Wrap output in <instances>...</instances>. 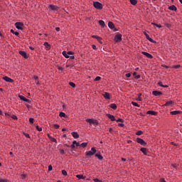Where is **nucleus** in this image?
I'll return each mask as SVG.
<instances>
[{
	"label": "nucleus",
	"mask_w": 182,
	"mask_h": 182,
	"mask_svg": "<svg viewBox=\"0 0 182 182\" xmlns=\"http://www.w3.org/2000/svg\"><path fill=\"white\" fill-rule=\"evenodd\" d=\"M97 151V150H96V148L92 147V148H91L90 151H88L85 153V156L87 157H92V156H93L94 154H96Z\"/></svg>",
	"instance_id": "f257e3e1"
},
{
	"label": "nucleus",
	"mask_w": 182,
	"mask_h": 182,
	"mask_svg": "<svg viewBox=\"0 0 182 182\" xmlns=\"http://www.w3.org/2000/svg\"><path fill=\"white\" fill-rule=\"evenodd\" d=\"M93 6H94V8H95V9H98V10L103 9V4H102L99 1H94Z\"/></svg>",
	"instance_id": "f03ea898"
},
{
	"label": "nucleus",
	"mask_w": 182,
	"mask_h": 182,
	"mask_svg": "<svg viewBox=\"0 0 182 182\" xmlns=\"http://www.w3.org/2000/svg\"><path fill=\"white\" fill-rule=\"evenodd\" d=\"M86 122L90 124H96V126L99 124V122L97 121V119H87Z\"/></svg>",
	"instance_id": "7ed1b4c3"
},
{
	"label": "nucleus",
	"mask_w": 182,
	"mask_h": 182,
	"mask_svg": "<svg viewBox=\"0 0 182 182\" xmlns=\"http://www.w3.org/2000/svg\"><path fill=\"white\" fill-rule=\"evenodd\" d=\"M144 35L146 36V39L151 42V43H156V41L153 40V38H150V36L146 31H143Z\"/></svg>",
	"instance_id": "20e7f679"
},
{
	"label": "nucleus",
	"mask_w": 182,
	"mask_h": 182,
	"mask_svg": "<svg viewBox=\"0 0 182 182\" xmlns=\"http://www.w3.org/2000/svg\"><path fill=\"white\" fill-rule=\"evenodd\" d=\"M136 142L139 143V144H141V146H146L147 144V143L141 138H137Z\"/></svg>",
	"instance_id": "39448f33"
},
{
	"label": "nucleus",
	"mask_w": 182,
	"mask_h": 182,
	"mask_svg": "<svg viewBox=\"0 0 182 182\" xmlns=\"http://www.w3.org/2000/svg\"><path fill=\"white\" fill-rule=\"evenodd\" d=\"M114 42H121V41H122V34H117L114 36Z\"/></svg>",
	"instance_id": "423d86ee"
},
{
	"label": "nucleus",
	"mask_w": 182,
	"mask_h": 182,
	"mask_svg": "<svg viewBox=\"0 0 182 182\" xmlns=\"http://www.w3.org/2000/svg\"><path fill=\"white\" fill-rule=\"evenodd\" d=\"M49 9H50L51 11H58V9H59V7L58 6H55L53 4H50L48 6Z\"/></svg>",
	"instance_id": "0eeeda50"
},
{
	"label": "nucleus",
	"mask_w": 182,
	"mask_h": 182,
	"mask_svg": "<svg viewBox=\"0 0 182 182\" xmlns=\"http://www.w3.org/2000/svg\"><path fill=\"white\" fill-rule=\"evenodd\" d=\"M15 26L16 29H19L20 31H22V26H23V23L21 22H17L15 23Z\"/></svg>",
	"instance_id": "6e6552de"
},
{
	"label": "nucleus",
	"mask_w": 182,
	"mask_h": 182,
	"mask_svg": "<svg viewBox=\"0 0 182 182\" xmlns=\"http://www.w3.org/2000/svg\"><path fill=\"white\" fill-rule=\"evenodd\" d=\"M141 53H142V55H144V56H146L149 59H153V55L151 54H150L146 51H142Z\"/></svg>",
	"instance_id": "1a4fd4ad"
},
{
	"label": "nucleus",
	"mask_w": 182,
	"mask_h": 182,
	"mask_svg": "<svg viewBox=\"0 0 182 182\" xmlns=\"http://www.w3.org/2000/svg\"><path fill=\"white\" fill-rule=\"evenodd\" d=\"M3 80H5V82H8L9 83H14V80L8 76L3 77Z\"/></svg>",
	"instance_id": "9d476101"
},
{
	"label": "nucleus",
	"mask_w": 182,
	"mask_h": 182,
	"mask_svg": "<svg viewBox=\"0 0 182 182\" xmlns=\"http://www.w3.org/2000/svg\"><path fill=\"white\" fill-rule=\"evenodd\" d=\"M18 97L21 100H22L23 102H26V103H29V100H28L26 97H25L23 95H18Z\"/></svg>",
	"instance_id": "9b49d317"
},
{
	"label": "nucleus",
	"mask_w": 182,
	"mask_h": 182,
	"mask_svg": "<svg viewBox=\"0 0 182 182\" xmlns=\"http://www.w3.org/2000/svg\"><path fill=\"white\" fill-rule=\"evenodd\" d=\"M103 97H105V99H106L107 100H109L110 99V93L109 92H105L103 95H102Z\"/></svg>",
	"instance_id": "f8f14e48"
},
{
	"label": "nucleus",
	"mask_w": 182,
	"mask_h": 182,
	"mask_svg": "<svg viewBox=\"0 0 182 182\" xmlns=\"http://www.w3.org/2000/svg\"><path fill=\"white\" fill-rule=\"evenodd\" d=\"M19 54L25 59H28V55L26 54V52L21 50L19 51Z\"/></svg>",
	"instance_id": "ddd939ff"
},
{
	"label": "nucleus",
	"mask_w": 182,
	"mask_h": 182,
	"mask_svg": "<svg viewBox=\"0 0 182 182\" xmlns=\"http://www.w3.org/2000/svg\"><path fill=\"white\" fill-rule=\"evenodd\" d=\"M106 116L108 117V119H110L111 122H114V120H116V118H114V117L110 114H107Z\"/></svg>",
	"instance_id": "4468645a"
},
{
	"label": "nucleus",
	"mask_w": 182,
	"mask_h": 182,
	"mask_svg": "<svg viewBox=\"0 0 182 182\" xmlns=\"http://www.w3.org/2000/svg\"><path fill=\"white\" fill-rule=\"evenodd\" d=\"M146 114H151V116H156L157 112L153 110L147 111Z\"/></svg>",
	"instance_id": "2eb2a0df"
},
{
	"label": "nucleus",
	"mask_w": 182,
	"mask_h": 182,
	"mask_svg": "<svg viewBox=\"0 0 182 182\" xmlns=\"http://www.w3.org/2000/svg\"><path fill=\"white\" fill-rule=\"evenodd\" d=\"M92 38H95V39H97V41L100 43H103L102 42V38H100V36H92Z\"/></svg>",
	"instance_id": "dca6fc26"
},
{
	"label": "nucleus",
	"mask_w": 182,
	"mask_h": 182,
	"mask_svg": "<svg viewBox=\"0 0 182 182\" xmlns=\"http://www.w3.org/2000/svg\"><path fill=\"white\" fill-rule=\"evenodd\" d=\"M152 95H154V96H161L163 93L160 91H153Z\"/></svg>",
	"instance_id": "f3484780"
},
{
	"label": "nucleus",
	"mask_w": 182,
	"mask_h": 182,
	"mask_svg": "<svg viewBox=\"0 0 182 182\" xmlns=\"http://www.w3.org/2000/svg\"><path fill=\"white\" fill-rule=\"evenodd\" d=\"M108 28H109V29H114V24L113 23V22H108Z\"/></svg>",
	"instance_id": "a211bd4d"
},
{
	"label": "nucleus",
	"mask_w": 182,
	"mask_h": 182,
	"mask_svg": "<svg viewBox=\"0 0 182 182\" xmlns=\"http://www.w3.org/2000/svg\"><path fill=\"white\" fill-rule=\"evenodd\" d=\"M71 134L74 139H79V134H77V132H72Z\"/></svg>",
	"instance_id": "6ab92c4d"
},
{
	"label": "nucleus",
	"mask_w": 182,
	"mask_h": 182,
	"mask_svg": "<svg viewBox=\"0 0 182 182\" xmlns=\"http://www.w3.org/2000/svg\"><path fill=\"white\" fill-rule=\"evenodd\" d=\"M76 177L78 180H85V178H86V176L80 174L76 175Z\"/></svg>",
	"instance_id": "aec40b11"
},
{
	"label": "nucleus",
	"mask_w": 182,
	"mask_h": 182,
	"mask_svg": "<svg viewBox=\"0 0 182 182\" xmlns=\"http://www.w3.org/2000/svg\"><path fill=\"white\" fill-rule=\"evenodd\" d=\"M141 151L144 154V156H147V149L146 148H141Z\"/></svg>",
	"instance_id": "412c9836"
},
{
	"label": "nucleus",
	"mask_w": 182,
	"mask_h": 182,
	"mask_svg": "<svg viewBox=\"0 0 182 182\" xmlns=\"http://www.w3.org/2000/svg\"><path fill=\"white\" fill-rule=\"evenodd\" d=\"M169 11H177V7L174 5L170 6L168 7Z\"/></svg>",
	"instance_id": "4be33fe9"
},
{
	"label": "nucleus",
	"mask_w": 182,
	"mask_h": 182,
	"mask_svg": "<svg viewBox=\"0 0 182 182\" xmlns=\"http://www.w3.org/2000/svg\"><path fill=\"white\" fill-rule=\"evenodd\" d=\"M180 113H181V112H180V111H171L170 112V114L176 116V114H180Z\"/></svg>",
	"instance_id": "5701e85b"
},
{
	"label": "nucleus",
	"mask_w": 182,
	"mask_h": 182,
	"mask_svg": "<svg viewBox=\"0 0 182 182\" xmlns=\"http://www.w3.org/2000/svg\"><path fill=\"white\" fill-rule=\"evenodd\" d=\"M62 55H63V56L66 58V59H69L70 58L69 55L68 54V52H66L65 50L62 52Z\"/></svg>",
	"instance_id": "b1692460"
},
{
	"label": "nucleus",
	"mask_w": 182,
	"mask_h": 182,
	"mask_svg": "<svg viewBox=\"0 0 182 182\" xmlns=\"http://www.w3.org/2000/svg\"><path fill=\"white\" fill-rule=\"evenodd\" d=\"M109 107H111V109H113L114 110H116V109H117V105H116V104L112 103L109 105Z\"/></svg>",
	"instance_id": "393cba45"
},
{
	"label": "nucleus",
	"mask_w": 182,
	"mask_h": 182,
	"mask_svg": "<svg viewBox=\"0 0 182 182\" xmlns=\"http://www.w3.org/2000/svg\"><path fill=\"white\" fill-rule=\"evenodd\" d=\"M95 157H97L98 160H103V156L100 154H96Z\"/></svg>",
	"instance_id": "a878e982"
},
{
	"label": "nucleus",
	"mask_w": 182,
	"mask_h": 182,
	"mask_svg": "<svg viewBox=\"0 0 182 182\" xmlns=\"http://www.w3.org/2000/svg\"><path fill=\"white\" fill-rule=\"evenodd\" d=\"M43 45L45 46L46 49H48V50L50 49V45H49V43H48V42H45Z\"/></svg>",
	"instance_id": "bb28decb"
},
{
	"label": "nucleus",
	"mask_w": 182,
	"mask_h": 182,
	"mask_svg": "<svg viewBox=\"0 0 182 182\" xmlns=\"http://www.w3.org/2000/svg\"><path fill=\"white\" fill-rule=\"evenodd\" d=\"M99 23L101 26H102V28H105V26H106V24L105 23V21L103 20H100Z\"/></svg>",
	"instance_id": "cd10ccee"
},
{
	"label": "nucleus",
	"mask_w": 182,
	"mask_h": 182,
	"mask_svg": "<svg viewBox=\"0 0 182 182\" xmlns=\"http://www.w3.org/2000/svg\"><path fill=\"white\" fill-rule=\"evenodd\" d=\"M180 68H181V65H173L172 67H171V69H180Z\"/></svg>",
	"instance_id": "c85d7f7f"
},
{
	"label": "nucleus",
	"mask_w": 182,
	"mask_h": 182,
	"mask_svg": "<svg viewBox=\"0 0 182 182\" xmlns=\"http://www.w3.org/2000/svg\"><path fill=\"white\" fill-rule=\"evenodd\" d=\"M158 85H159V86H160L161 87H168V85H163V82H158Z\"/></svg>",
	"instance_id": "c756f323"
},
{
	"label": "nucleus",
	"mask_w": 182,
	"mask_h": 182,
	"mask_svg": "<svg viewBox=\"0 0 182 182\" xmlns=\"http://www.w3.org/2000/svg\"><path fill=\"white\" fill-rule=\"evenodd\" d=\"M10 32H11V33H13V35H16V36H18V35H19V32L15 31H14V29H11L10 31Z\"/></svg>",
	"instance_id": "7c9ffc66"
},
{
	"label": "nucleus",
	"mask_w": 182,
	"mask_h": 182,
	"mask_svg": "<svg viewBox=\"0 0 182 182\" xmlns=\"http://www.w3.org/2000/svg\"><path fill=\"white\" fill-rule=\"evenodd\" d=\"M173 103H174V102L170 100V101H168L165 103L164 106H170V105H173Z\"/></svg>",
	"instance_id": "2f4dec72"
},
{
	"label": "nucleus",
	"mask_w": 182,
	"mask_h": 182,
	"mask_svg": "<svg viewBox=\"0 0 182 182\" xmlns=\"http://www.w3.org/2000/svg\"><path fill=\"white\" fill-rule=\"evenodd\" d=\"M132 105L133 106H134V107H140V105H139V104H137V102H132Z\"/></svg>",
	"instance_id": "473e14b6"
},
{
	"label": "nucleus",
	"mask_w": 182,
	"mask_h": 182,
	"mask_svg": "<svg viewBox=\"0 0 182 182\" xmlns=\"http://www.w3.org/2000/svg\"><path fill=\"white\" fill-rule=\"evenodd\" d=\"M50 141H53V143H58V141L56 140V139L53 138V137H50Z\"/></svg>",
	"instance_id": "72a5a7b5"
},
{
	"label": "nucleus",
	"mask_w": 182,
	"mask_h": 182,
	"mask_svg": "<svg viewBox=\"0 0 182 182\" xmlns=\"http://www.w3.org/2000/svg\"><path fill=\"white\" fill-rule=\"evenodd\" d=\"M132 5H136L137 0H130Z\"/></svg>",
	"instance_id": "f704fd0d"
},
{
	"label": "nucleus",
	"mask_w": 182,
	"mask_h": 182,
	"mask_svg": "<svg viewBox=\"0 0 182 182\" xmlns=\"http://www.w3.org/2000/svg\"><path fill=\"white\" fill-rule=\"evenodd\" d=\"M59 116L60 117H66V114L65 112H60Z\"/></svg>",
	"instance_id": "c9c22d12"
},
{
	"label": "nucleus",
	"mask_w": 182,
	"mask_h": 182,
	"mask_svg": "<svg viewBox=\"0 0 182 182\" xmlns=\"http://www.w3.org/2000/svg\"><path fill=\"white\" fill-rule=\"evenodd\" d=\"M80 146H82V148L85 149V147L87 146V142H82V144H80Z\"/></svg>",
	"instance_id": "e433bc0d"
},
{
	"label": "nucleus",
	"mask_w": 182,
	"mask_h": 182,
	"mask_svg": "<svg viewBox=\"0 0 182 182\" xmlns=\"http://www.w3.org/2000/svg\"><path fill=\"white\" fill-rule=\"evenodd\" d=\"M151 25H154V26H156V28H161V25L157 24L156 23H151Z\"/></svg>",
	"instance_id": "4c0bfd02"
},
{
	"label": "nucleus",
	"mask_w": 182,
	"mask_h": 182,
	"mask_svg": "<svg viewBox=\"0 0 182 182\" xmlns=\"http://www.w3.org/2000/svg\"><path fill=\"white\" fill-rule=\"evenodd\" d=\"M69 85L70 86H71V87H76V84H75L74 82H70Z\"/></svg>",
	"instance_id": "58836bf2"
},
{
	"label": "nucleus",
	"mask_w": 182,
	"mask_h": 182,
	"mask_svg": "<svg viewBox=\"0 0 182 182\" xmlns=\"http://www.w3.org/2000/svg\"><path fill=\"white\" fill-rule=\"evenodd\" d=\"M141 134H143V131H138V132L136 133V136H141Z\"/></svg>",
	"instance_id": "ea45409f"
},
{
	"label": "nucleus",
	"mask_w": 182,
	"mask_h": 182,
	"mask_svg": "<svg viewBox=\"0 0 182 182\" xmlns=\"http://www.w3.org/2000/svg\"><path fill=\"white\" fill-rule=\"evenodd\" d=\"M36 130H38V132H42V127H40L38 125L36 127Z\"/></svg>",
	"instance_id": "a19ab883"
},
{
	"label": "nucleus",
	"mask_w": 182,
	"mask_h": 182,
	"mask_svg": "<svg viewBox=\"0 0 182 182\" xmlns=\"http://www.w3.org/2000/svg\"><path fill=\"white\" fill-rule=\"evenodd\" d=\"M136 100H138V102H141V94H139V97L136 98Z\"/></svg>",
	"instance_id": "79ce46f5"
},
{
	"label": "nucleus",
	"mask_w": 182,
	"mask_h": 182,
	"mask_svg": "<svg viewBox=\"0 0 182 182\" xmlns=\"http://www.w3.org/2000/svg\"><path fill=\"white\" fill-rule=\"evenodd\" d=\"M62 174H63V176H68V172L66 171V170H63Z\"/></svg>",
	"instance_id": "37998d69"
},
{
	"label": "nucleus",
	"mask_w": 182,
	"mask_h": 182,
	"mask_svg": "<svg viewBox=\"0 0 182 182\" xmlns=\"http://www.w3.org/2000/svg\"><path fill=\"white\" fill-rule=\"evenodd\" d=\"M53 169V167L52 166V165H49L48 166V171H52Z\"/></svg>",
	"instance_id": "c03bdc74"
},
{
	"label": "nucleus",
	"mask_w": 182,
	"mask_h": 182,
	"mask_svg": "<svg viewBox=\"0 0 182 182\" xmlns=\"http://www.w3.org/2000/svg\"><path fill=\"white\" fill-rule=\"evenodd\" d=\"M100 79H101V77H99V76H97V77H96L95 78V82H97V81L100 80Z\"/></svg>",
	"instance_id": "a18cd8bd"
},
{
	"label": "nucleus",
	"mask_w": 182,
	"mask_h": 182,
	"mask_svg": "<svg viewBox=\"0 0 182 182\" xmlns=\"http://www.w3.org/2000/svg\"><path fill=\"white\" fill-rule=\"evenodd\" d=\"M21 178H22V180H23V178H26V174H21Z\"/></svg>",
	"instance_id": "49530a36"
},
{
	"label": "nucleus",
	"mask_w": 182,
	"mask_h": 182,
	"mask_svg": "<svg viewBox=\"0 0 182 182\" xmlns=\"http://www.w3.org/2000/svg\"><path fill=\"white\" fill-rule=\"evenodd\" d=\"M93 181H95V182H102V180L98 179V178H95V179H93Z\"/></svg>",
	"instance_id": "de8ad7c7"
},
{
	"label": "nucleus",
	"mask_w": 182,
	"mask_h": 182,
	"mask_svg": "<svg viewBox=\"0 0 182 182\" xmlns=\"http://www.w3.org/2000/svg\"><path fill=\"white\" fill-rule=\"evenodd\" d=\"M0 182H9L8 179H0Z\"/></svg>",
	"instance_id": "09e8293b"
},
{
	"label": "nucleus",
	"mask_w": 182,
	"mask_h": 182,
	"mask_svg": "<svg viewBox=\"0 0 182 182\" xmlns=\"http://www.w3.org/2000/svg\"><path fill=\"white\" fill-rule=\"evenodd\" d=\"M12 119H14V120H18V117H16V115H13Z\"/></svg>",
	"instance_id": "8fccbe9b"
},
{
	"label": "nucleus",
	"mask_w": 182,
	"mask_h": 182,
	"mask_svg": "<svg viewBox=\"0 0 182 182\" xmlns=\"http://www.w3.org/2000/svg\"><path fill=\"white\" fill-rule=\"evenodd\" d=\"M24 136H26V137H27L28 139L31 137V136H29V134L27 133H24Z\"/></svg>",
	"instance_id": "3c124183"
},
{
	"label": "nucleus",
	"mask_w": 182,
	"mask_h": 182,
	"mask_svg": "<svg viewBox=\"0 0 182 182\" xmlns=\"http://www.w3.org/2000/svg\"><path fill=\"white\" fill-rule=\"evenodd\" d=\"M116 122H120L121 123H123V119H118L116 120Z\"/></svg>",
	"instance_id": "603ef678"
},
{
	"label": "nucleus",
	"mask_w": 182,
	"mask_h": 182,
	"mask_svg": "<svg viewBox=\"0 0 182 182\" xmlns=\"http://www.w3.org/2000/svg\"><path fill=\"white\" fill-rule=\"evenodd\" d=\"M92 49H94V50H96V49H97V48L96 47V45H92Z\"/></svg>",
	"instance_id": "864d4df0"
},
{
	"label": "nucleus",
	"mask_w": 182,
	"mask_h": 182,
	"mask_svg": "<svg viewBox=\"0 0 182 182\" xmlns=\"http://www.w3.org/2000/svg\"><path fill=\"white\" fill-rule=\"evenodd\" d=\"M33 118H30L29 119V122H31V123H32V124H33Z\"/></svg>",
	"instance_id": "5fc2aeb1"
},
{
	"label": "nucleus",
	"mask_w": 182,
	"mask_h": 182,
	"mask_svg": "<svg viewBox=\"0 0 182 182\" xmlns=\"http://www.w3.org/2000/svg\"><path fill=\"white\" fill-rule=\"evenodd\" d=\"M55 129H59V124H54Z\"/></svg>",
	"instance_id": "6e6d98bb"
},
{
	"label": "nucleus",
	"mask_w": 182,
	"mask_h": 182,
	"mask_svg": "<svg viewBox=\"0 0 182 182\" xmlns=\"http://www.w3.org/2000/svg\"><path fill=\"white\" fill-rule=\"evenodd\" d=\"M67 53H68V56H69V55H73V52H72V51H68V52H67Z\"/></svg>",
	"instance_id": "4d7b16f0"
},
{
	"label": "nucleus",
	"mask_w": 182,
	"mask_h": 182,
	"mask_svg": "<svg viewBox=\"0 0 182 182\" xmlns=\"http://www.w3.org/2000/svg\"><path fill=\"white\" fill-rule=\"evenodd\" d=\"M164 68H166V69H170L171 68V67L168 66V65H164Z\"/></svg>",
	"instance_id": "13d9d810"
},
{
	"label": "nucleus",
	"mask_w": 182,
	"mask_h": 182,
	"mask_svg": "<svg viewBox=\"0 0 182 182\" xmlns=\"http://www.w3.org/2000/svg\"><path fill=\"white\" fill-rule=\"evenodd\" d=\"M33 79H34L35 80H38V75H34V76H33Z\"/></svg>",
	"instance_id": "bf43d9fd"
},
{
	"label": "nucleus",
	"mask_w": 182,
	"mask_h": 182,
	"mask_svg": "<svg viewBox=\"0 0 182 182\" xmlns=\"http://www.w3.org/2000/svg\"><path fill=\"white\" fill-rule=\"evenodd\" d=\"M55 31H56L57 32H59V31H60V28L56 27V28H55Z\"/></svg>",
	"instance_id": "052dcab7"
},
{
	"label": "nucleus",
	"mask_w": 182,
	"mask_h": 182,
	"mask_svg": "<svg viewBox=\"0 0 182 182\" xmlns=\"http://www.w3.org/2000/svg\"><path fill=\"white\" fill-rule=\"evenodd\" d=\"M126 76H127V77H130V76H132V74H130V73H127V74H126Z\"/></svg>",
	"instance_id": "680f3d73"
},
{
	"label": "nucleus",
	"mask_w": 182,
	"mask_h": 182,
	"mask_svg": "<svg viewBox=\"0 0 182 182\" xmlns=\"http://www.w3.org/2000/svg\"><path fill=\"white\" fill-rule=\"evenodd\" d=\"M60 151L61 154H65V150L60 149Z\"/></svg>",
	"instance_id": "e2e57ef3"
},
{
	"label": "nucleus",
	"mask_w": 182,
	"mask_h": 182,
	"mask_svg": "<svg viewBox=\"0 0 182 182\" xmlns=\"http://www.w3.org/2000/svg\"><path fill=\"white\" fill-rule=\"evenodd\" d=\"M70 149H75V144H71L70 146Z\"/></svg>",
	"instance_id": "0e129e2a"
},
{
	"label": "nucleus",
	"mask_w": 182,
	"mask_h": 182,
	"mask_svg": "<svg viewBox=\"0 0 182 182\" xmlns=\"http://www.w3.org/2000/svg\"><path fill=\"white\" fill-rule=\"evenodd\" d=\"M75 146H76L77 147H79V146H80V143L77 142V143L75 144Z\"/></svg>",
	"instance_id": "69168bd1"
},
{
	"label": "nucleus",
	"mask_w": 182,
	"mask_h": 182,
	"mask_svg": "<svg viewBox=\"0 0 182 182\" xmlns=\"http://www.w3.org/2000/svg\"><path fill=\"white\" fill-rule=\"evenodd\" d=\"M134 78H135V79H140V75H136V76L134 77Z\"/></svg>",
	"instance_id": "338daca9"
},
{
	"label": "nucleus",
	"mask_w": 182,
	"mask_h": 182,
	"mask_svg": "<svg viewBox=\"0 0 182 182\" xmlns=\"http://www.w3.org/2000/svg\"><path fill=\"white\" fill-rule=\"evenodd\" d=\"M58 70H63V68H62V67H58Z\"/></svg>",
	"instance_id": "774afa93"
}]
</instances>
